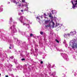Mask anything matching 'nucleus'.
<instances>
[{"label": "nucleus", "mask_w": 77, "mask_h": 77, "mask_svg": "<svg viewBox=\"0 0 77 77\" xmlns=\"http://www.w3.org/2000/svg\"><path fill=\"white\" fill-rule=\"evenodd\" d=\"M71 44H72V47L73 49H75L76 48H77V41H76L75 39H73L70 42V46H71L72 45Z\"/></svg>", "instance_id": "obj_1"}, {"label": "nucleus", "mask_w": 77, "mask_h": 77, "mask_svg": "<svg viewBox=\"0 0 77 77\" xmlns=\"http://www.w3.org/2000/svg\"><path fill=\"white\" fill-rule=\"evenodd\" d=\"M71 2L72 3L73 5V6L72 7L73 9H75L76 5H77V0H76V1L74 0L73 1H71Z\"/></svg>", "instance_id": "obj_2"}, {"label": "nucleus", "mask_w": 77, "mask_h": 77, "mask_svg": "<svg viewBox=\"0 0 77 77\" xmlns=\"http://www.w3.org/2000/svg\"><path fill=\"white\" fill-rule=\"evenodd\" d=\"M61 54L62 56H63V57L64 59L66 60H68V56L66 54Z\"/></svg>", "instance_id": "obj_3"}, {"label": "nucleus", "mask_w": 77, "mask_h": 77, "mask_svg": "<svg viewBox=\"0 0 77 77\" xmlns=\"http://www.w3.org/2000/svg\"><path fill=\"white\" fill-rule=\"evenodd\" d=\"M13 25L12 26H11V27H10V29H13V33H14V32H17V30H16V29H15V25Z\"/></svg>", "instance_id": "obj_4"}, {"label": "nucleus", "mask_w": 77, "mask_h": 77, "mask_svg": "<svg viewBox=\"0 0 77 77\" xmlns=\"http://www.w3.org/2000/svg\"><path fill=\"white\" fill-rule=\"evenodd\" d=\"M17 68L18 69H22L23 68V66L20 64H18L17 66Z\"/></svg>", "instance_id": "obj_5"}, {"label": "nucleus", "mask_w": 77, "mask_h": 77, "mask_svg": "<svg viewBox=\"0 0 77 77\" xmlns=\"http://www.w3.org/2000/svg\"><path fill=\"white\" fill-rule=\"evenodd\" d=\"M24 7L26 8L25 9V11H28V10L29 9V8H28L27 7V3H25V4Z\"/></svg>", "instance_id": "obj_6"}, {"label": "nucleus", "mask_w": 77, "mask_h": 77, "mask_svg": "<svg viewBox=\"0 0 77 77\" xmlns=\"http://www.w3.org/2000/svg\"><path fill=\"white\" fill-rule=\"evenodd\" d=\"M70 34H71V35H74L75 34H76V31L75 30H74V31L73 32L72 31L71 32H70Z\"/></svg>", "instance_id": "obj_7"}, {"label": "nucleus", "mask_w": 77, "mask_h": 77, "mask_svg": "<svg viewBox=\"0 0 77 77\" xmlns=\"http://www.w3.org/2000/svg\"><path fill=\"white\" fill-rule=\"evenodd\" d=\"M23 18L24 17H23V16H22L20 17V19H19L20 21L22 23H23Z\"/></svg>", "instance_id": "obj_8"}, {"label": "nucleus", "mask_w": 77, "mask_h": 77, "mask_svg": "<svg viewBox=\"0 0 77 77\" xmlns=\"http://www.w3.org/2000/svg\"><path fill=\"white\" fill-rule=\"evenodd\" d=\"M49 17H50L51 19L53 18V16H52V14L51 13L49 14Z\"/></svg>", "instance_id": "obj_9"}, {"label": "nucleus", "mask_w": 77, "mask_h": 77, "mask_svg": "<svg viewBox=\"0 0 77 77\" xmlns=\"http://www.w3.org/2000/svg\"><path fill=\"white\" fill-rule=\"evenodd\" d=\"M11 2H13V3H15V4H17L18 2H16V1H15V0H11Z\"/></svg>", "instance_id": "obj_10"}, {"label": "nucleus", "mask_w": 77, "mask_h": 77, "mask_svg": "<svg viewBox=\"0 0 77 77\" xmlns=\"http://www.w3.org/2000/svg\"><path fill=\"white\" fill-rule=\"evenodd\" d=\"M51 21H52V26L53 27H54V25H55V23H54V22L53 21V20H51Z\"/></svg>", "instance_id": "obj_11"}, {"label": "nucleus", "mask_w": 77, "mask_h": 77, "mask_svg": "<svg viewBox=\"0 0 77 77\" xmlns=\"http://www.w3.org/2000/svg\"><path fill=\"white\" fill-rule=\"evenodd\" d=\"M12 61L14 62L15 63H17V60L14 59V61Z\"/></svg>", "instance_id": "obj_12"}, {"label": "nucleus", "mask_w": 77, "mask_h": 77, "mask_svg": "<svg viewBox=\"0 0 77 77\" xmlns=\"http://www.w3.org/2000/svg\"><path fill=\"white\" fill-rule=\"evenodd\" d=\"M12 17H11L10 19V21H9L10 23H11V22H12Z\"/></svg>", "instance_id": "obj_13"}, {"label": "nucleus", "mask_w": 77, "mask_h": 77, "mask_svg": "<svg viewBox=\"0 0 77 77\" xmlns=\"http://www.w3.org/2000/svg\"><path fill=\"white\" fill-rule=\"evenodd\" d=\"M10 47H9L10 49H11V47H14V45H10Z\"/></svg>", "instance_id": "obj_14"}, {"label": "nucleus", "mask_w": 77, "mask_h": 77, "mask_svg": "<svg viewBox=\"0 0 77 77\" xmlns=\"http://www.w3.org/2000/svg\"><path fill=\"white\" fill-rule=\"evenodd\" d=\"M46 27H51V26H50V24H49L48 25L45 26Z\"/></svg>", "instance_id": "obj_15"}, {"label": "nucleus", "mask_w": 77, "mask_h": 77, "mask_svg": "<svg viewBox=\"0 0 77 77\" xmlns=\"http://www.w3.org/2000/svg\"><path fill=\"white\" fill-rule=\"evenodd\" d=\"M49 21H50L49 20H46L45 22V24H48V23H49Z\"/></svg>", "instance_id": "obj_16"}, {"label": "nucleus", "mask_w": 77, "mask_h": 77, "mask_svg": "<svg viewBox=\"0 0 77 77\" xmlns=\"http://www.w3.org/2000/svg\"><path fill=\"white\" fill-rule=\"evenodd\" d=\"M23 26H24V25H26V26H29V24H27L26 25V23H23Z\"/></svg>", "instance_id": "obj_17"}, {"label": "nucleus", "mask_w": 77, "mask_h": 77, "mask_svg": "<svg viewBox=\"0 0 77 77\" xmlns=\"http://www.w3.org/2000/svg\"><path fill=\"white\" fill-rule=\"evenodd\" d=\"M56 74V72H54V74H51L52 75H54Z\"/></svg>", "instance_id": "obj_18"}, {"label": "nucleus", "mask_w": 77, "mask_h": 77, "mask_svg": "<svg viewBox=\"0 0 77 77\" xmlns=\"http://www.w3.org/2000/svg\"><path fill=\"white\" fill-rule=\"evenodd\" d=\"M60 25V24H59V23H56L55 27H57V26H59Z\"/></svg>", "instance_id": "obj_19"}, {"label": "nucleus", "mask_w": 77, "mask_h": 77, "mask_svg": "<svg viewBox=\"0 0 77 77\" xmlns=\"http://www.w3.org/2000/svg\"><path fill=\"white\" fill-rule=\"evenodd\" d=\"M38 20H41L40 19V18H39V17L38 16L36 17V20H38Z\"/></svg>", "instance_id": "obj_20"}, {"label": "nucleus", "mask_w": 77, "mask_h": 77, "mask_svg": "<svg viewBox=\"0 0 77 77\" xmlns=\"http://www.w3.org/2000/svg\"><path fill=\"white\" fill-rule=\"evenodd\" d=\"M64 36L65 37V38H67V34H65V35H64Z\"/></svg>", "instance_id": "obj_21"}, {"label": "nucleus", "mask_w": 77, "mask_h": 77, "mask_svg": "<svg viewBox=\"0 0 77 77\" xmlns=\"http://www.w3.org/2000/svg\"><path fill=\"white\" fill-rule=\"evenodd\" d=\"M17 6L19 8H20V7L21 6V4H20V5H17Z\"/></svg>", "instance_id": "obj_22"}, {"label": "nucleus", "mask_w": 77, "mask_h": 77, "mask_svg": "<svg viewBox=\"0 0 77 77\" xmlns=\"http://www.w3.org/2000/svg\"><path fill=\"white\" fill-rule=\"evenodd\" d=\"M3 8H0V11L2 12V11H3Z\"/></svg>", "instance_id": "obj_23"}, {"label": "nucleus", "mask_w": 77, "mask_h": 77, "mask_svg": "<svg viewBox=\"0 0 77 77\" xmlns=\"http://www.w3.org/2000/svg\"><path fill=\"white\" fill-rule=\"evenodd\" d=\"M56 49H57V50H59V49H57V48H56ZM59 51H63L62 50H62H59Z\"/></svg>", "instance_id": "obj_24"}, {"label": "nucleus", "mask_w": 77, "mask_h": 77, "mask_svg": "<svg viewBox=\"0 0 77 77\" xmlns=\"http://www.w3.org/2000/svg\"><path fill=\"white\" fill-rule=\"evenodd\" d=\"M10 58L11 59V60H12V59H14V57H10Z\"/></svg>", "instance_id": "obj_25"}, {"label": "nucleus", "mask_w": 77, "mask_h": 77, "mask_svg": "<svg viewBox=\"0 0 77 77\" xmlns=\"http://www.w3.org/2000/svg\"><path fill=\"white\" fill-rule=\"evenodd\" d=\"M24 4H22V5L21 6L22 8H24Z\"/></svg>", "instance_id": "obj_26"}, {"label": "nucleus", "mask_w": 77, "mask_h": 77, "mask_svg": "<svg viewBox=\"0 0 77 77\" xmlns=\"http://www.w3.org/2000/svg\"><path fill=\"white\" fill-rule=\"evenodd\" d=\"M51 12L52 14H54V12H54V11L52 10V11H51Z\"/></svg>", "instance_id": "obj_27"}, {"label": "nucleus", "mask_w": 77, "mask_h": 77, "mask_svg": "<svg viewBox=\"0 0 77 77\" xmlns=\"http://www.w3.org/2000/svg\"><path fill=\"white\" fill-rule=\"evenodd\" d=\"M35 52L36 53H37V51H38V49L37 48H35Z\"/></svg>", "instance_id": "obj_28"}, {"label": "nucleus", "mask_w": 77, "mask_h": 77, "mask_svg": "<svg viewBox=\"0 0 77 77\" xmlns=\"http://www.w3.org/2000/svg\"><path fill=\"white\" fill-rule=\"evenodd\" d=\"M30 36L31 37H32V36H33V35L32 34H30Z\"/></svg>", "instance_id": "obj_29"}, {"label": "nucleus", "mask_w": 77, "mask_h": 77, "mask_svg": "<svg viewBox=\"0 0 77 77\" xmlns=\"http://www.w3.org/2000/svg\"><path fill=\"white\" fill-rule=\"evenodd\" d=\"M48 66L50 68H51V64H49L48 66Z\"/></svg>", "instance_id": "obj_30"}, {"label": "nucleus", "mask_w": 77, "mask_h": 77, "mask_svg": "<svg viewBox=\"0 0 77 77\" xmlns=\"http://www.w3.org/2000/svg\"><path fill=\"white\" fill-rule=\"evenodd\" d=\"M66 47H68V45L67 44H66L65 45Z\"/></svg>", "instance_id": "obj_31"}, {"label": "nucleus", "mask_w": 77, "mask_h": 77, "mask_svg": "<svg viewBox=\"0 0 77 77\" xmlns=\"http://www.w3.org/2000/svg\"><path fill=\"white\" fill-rule=\"evenodd\" d=\"M55 41L57 42L58 43H59V41L57 39H56Z\"/></svg>", "instance_id": "obj_32"}, {"label": "nucleus", "mask_w": 77, "mask_h": 77, "mask_svg": "<svg viewBox=\"0 0 77 77\" xmlns=\"http://www.w3.org/2000/svg\"><path fill=\"white\" fill-rule=\"evenodd\" d=\"M64 44H66V41L65 40H64V41L63 42Z\"/></svg>", "instance_id": "obj_33"}, {"label": "nucleus", "mask_w": 77, "mask_h": 77, "mask_svg": "<svg viewBox=\"0 0 77 77\" xmlns=\"http://www.w3.org/2000/svg\"><path fill=\"white\" fill-rule=\"evenodd\" d=\"M28 22H29V24H32V22H30L29 20H28Z\"/></svg>", "instance_id": "obj_34"}, {"label": "nucleus", "mask_w": 77, "mask_h": 77, "mask_svg": "<svg viewBox=\"0 0 77 77\" xmlns=\"http://www.w3.org/2000/svg\"><path fill=\"white\" fill-rule=\"evenodd\" d=\"M18 15H21V13H19Z\"/></svg>", "instance_id": "obj_35"}, {"label": "nucleus", "mask_w": 77, "mask_h": 77, "mask_svg": "<svg viewBox=\"0 0 77 77\" xmlns=\"http://www.w3.org/2000/svg\"><path fill=\"white\" fill-rule=\"evenodd\" d=\"M41 35H42L43 34V32H40Z\"/></svg>", "instance_id": "obj_36"}, {"label": "nucleus", "mask_w": 77, "mask_h": 77, "mask_svg": "<svg viewBox=\"0 0 77 77\" xmlns=\"http://www.w3.org/2000/svg\"><path fill=\"white\" fill-rule=\"evenodd\" d=\"M44 16H45V17H46L47 16V14H46L44 13Z\"/></svg>", "instance_id": "obj_37"}, {"label": "nucleus", "mask_w": 77, "mask_h": 77, "mask_svg": "<svg viewBox=\"0 0 77 77\" xmlns=\"http://www.w3.org/2000/svg\"><path fill=\"white\" fill-rule=\"evenodd\" d=\"M54 20H56L57 19V17H55L54 18Z\"/></svg>", "instance_id": "obj_38"}, {"label": "nucleus", "mask_w": 77, "mask_h": 77, "mask_svg": "<svg viewBox=\"0 0 77 77\" xmlns=\"http://www.w3.org/2000/svg\"><path fill=\"white\" fill-rule=\"evenodd\" d=\"M21 60H25V59H24V58H23V59H21Z\"/></svg>", "instance_id": "obj_39"}, {"label": "nucleus", "mask_w": 77, "mask_h": 77, "mask_svg": "<svg viewBox=\"0 0 77 77\" xmlns=\"http://www.w3.org/2000/svg\"><path fill=\"white\" fill-rule=\"evenodd\" d=\"M40 63L41 64H42V63H43V61H41Z\"/></svg>", "instance_id": "obj_40"}, {"label": "nucleus", "mask_w": 77, "mask_h": 77, "mask_svg": "<svg viewBox=\"0 0 77 77\" xmlns=\"http://www.w3.org/2000/svg\"><path fill=\"white\" fill-rule=\"evenodd\" d=\"M14 71H17V69H14Z\"/></svg>", "instance_id": "obj_41"}, {"label": "nucleus", "mask_w": 77, "mask_h": 77, "mask_svg": "<svg viewBox=\"0 0 77 77\" xmlns=\"http://www.w3.org/2000/svg\"><path fill=\"white\" fill-rule=\"evenodd\" d=\"M54 66L55 67V65L54 64L52 66V67L53 68L54 67Z\"/></svg>", "instance_id": "obj_42"}, {"label": "nucleus", "mask_w": 77, "mask_h": 77, "mask_svg": "<svg viewBox=\"0 0 77 77\" xmlns=\"http://www.w3.org/2000/svg\"><path fill=\"white\" fill-rule=\"evenodd\" d=\"M74 75L75 76V75H77V73H75V74H74Z\"/></svg>", "instance_id": "obj_43"}, {"label": "nucleus", "mask_w": 77, "mask_h": 77, "mask_svg": "<svg viewBox=\"0 0 77 77\" xmlns=\"http://www.w3.org/2000/svg\"><path fill=\"white\" fill-rule=\"evenodd\" d=\"M5 77H8V75H6V76H5Z\"/></svg>", "instance_id": "obj_44"}, {"label": "nucleus", "mask_w": 77, "mask_h": 77, "mask_svg": "<svg viewBox=\"0 0 77 77\" xmlns=\"http://www.w3.org/2000/svg\"><path fill=\"white\" fill-rule=\"evenodd\" d=\"M21 12H23V10H21Z\"/></svg>", "instance_id": "obj_45"}, {"label": "nucleus", "mask_w": 77, "mask_h": 77, "mask_svg": "<svg viewBox=\"0 0 77 77\" xmlns=\"http://www.w3.org/2000/svg\"><path fill=\"white\" fill-rule=\"evenodd\" d=\"M22 2H24V0H22Z\"/></svg>", "instance_id": "obj_46"}, {"label": "nucleus", "mask_w": 77, "mask_h": 77, "mask_svg": "<svg viewBox=\"0 0 77 77\" xmlns=\"http://www.w3.org/2000/svg\"><path fill=\"white\" fill-rule=\"evenodd\" d=\"M64 31H65H65L67 30V29H65V30L64 29Z\"/></svg>", "instance_id": "obj_47"}, {"label": "nucleus", "mask_w": 77, "mask_h": 77, "mask_svg": "<svg viewBox=\"0 0 77 77\" xmlns=\"http://www.w3.org/2000/svg\"><path fill=\"white\" fill-rule=\"evenodd\" d=\"M68 35L69 36V35H70V34H68Z\"/></svg>", "instance_id": "obj_48"}, {"label": "nucleus", "mask_w": 77, "mask_h": 77, "mask_svg": "<svg viewBox=\"0 0 77 77\" xmlns=\"http://www.w3.org/2000/svg\"><path fill=\"white\" fill-rule=\"evenodd\" d=\"M9 3H10V2H8V4H9Z\"/></svg>", "instance_id": "obj_49"}, {"label": "nucleus", "mask_w": 77, "mask_h": 77, "mask_svg": "<svg viewBox=\"0 0 77 77\" xmlns=\"http://www.w3.org/2000/svg\"><path fill=\"white\" fill-rule=\"evenodd\" d=\"M20 33H22H22H23V32H20Z\"/></svg>", "instance_id": "obj_50"}, {"label": "nucleus", "mask_w": 77, "mask_h": 77, "mask_svg": "<svg viewBox=\"0 0 77 77\" xmlns=\"http://www.w3.org/2000/svg\"><path fill=\"white\" fill-rule=\"evenodd\" d=\"M43 59H45V57H43Z\"/></svg>", "instance_id": "obj_51"}, {"label": "nucleus", "mask_w": 77, "mask_h": 77, "mask_svg": "<svg viewBox=\"0 0 77 77\" xmlns=\"http://www.w3.org/2000/svg\"><path fill=\"white\" fill-rule=\"evenodd\" d=\"M25 66H27V65H26V64L25 65Z\"/></svg>", "instance_id": "obj_52"}, {"label": "nucleus", "mask_w": 77, "mask_h": 77, "mask_svg": "<svg viewBox=\"0 0 77 77\" xmlns=\"http://www.w3.org/2000/svg\"><path fill=\"white\" fill-rule=\"evenodd\" d=\"M16 77H18V76H16Z\"/></svg>", "instance_id": "obj_53"}, {"label": "nucleus", "mask_w": 77, "mask_h": 77, "mask_svg": "<svg viewBox=\"0 0 77 77\" xmlns=\"http://www.w3.org/2000/svg\"><path fill=\"white\" fill-rule=\"evenodd\" d=\"M19 32H20V31L19 30Z\"/></svg>", "instance_id": "obj_54"}, {"label": "nucleus", "mask_w": 77, "mask_h": 77, "mask_svg": "<svg viewBox=\"0 0 77 77\" xmlns=\"http://www.w3.org/2000/svg\"><path fill=\"white\" fill-rule=\"evenodd\" d=\"M25 49H26V50H27V49H26V48H25Z\"/></svg>", "instance_id": "obj_55"}, {"label": "nucleus", "mask_w": 77, "mask_h": 77, "mask_svg": "<svg viewBox=\"0 0 77 77\" xmlns=\"http://www.w3.org/2000/svg\"><path fill=\"white\" fill-rule=\"evenodd\" d=\"M0 75H1V74L0 73Z\"/></svg>", "instance_id": "obj_56"}, {"label": "nucleus", "mask_w": 77, "mask_h": 77, "mask_svg": "<svg viewBox=\"0 0 77 77\" xmlns=\"http://www.w3.org/2000/svg\"><path fill=\"white\" fill-rule=\"evenodd\" d=\"M26 48H27V47H26Z\"/></svg>", "instance_id": "obj_57"}, {"label": "nucleus", "mask_w": 77, "mask_h": 77, "mask_svg": "<svg viewBox=\"0 0 77 77\" xmlns=\"http://www.w3.org/2000/svg\"><path fill=\"white\" fill-rule=\"evenodd\" d=\"M18 3L19 4V2H18Z\"/></svg>", "instance_id": "obj_58"}, {"label": "nucleus", "mask_w": 77, "mask_h": 77, "mask_svg": "<svg viewBox=\"0 0 77 77\" xmlns=\"http://www.w3.org/2000/svg\"><path fill=\"white\" fill-rule=\"evenodd\" d=\"M19 52H20V51H19Z\"/></svg>", "instance_id": "obj_59"}, {"label": "nucleus", "mask_w": 77, "mask_h": 77, "mask_svg": "<svg viewBox=\"0 0 77 77\" xmlns=\"http://www.w3.org/2000/svg\"><path fill=\"white\" fill-rule=\"evenodd\" d=\"M20 55H21V54H20Z\"/></svg>", "instance_id": "obj_60"}, {"label": "nucleus", "mask_w": 77, "mask_h": 77, "mask_svg": "<svg viewBox=\"0 0 77 77\" xmlns=\"http://www.w3.org/2000/svg\"><path fill=\"white\" fill-rule=\"evenodd\" d=\"M69 48V47H68V48Z\"/></svg>", "instance_id": "obj_61"}, {"label": "nucleus", "mask_w": 77, "mask_h": 77, "mask_svg": "<svg viewBox=\"0 0 77 77\" xmlns=\"http://www.w3.org/2000/svg\"><path fill=\"white\" fill-rule=\"evenodd\" d=\"M41 18H42V17H41Z\"/></svg>", "instance_id": "obj_62"}, {"label": "nucleus", "mask_w": 77, "mask_h": 77, "mask_svg": "<svg viewBox=\"0 0 77 77\" xmlns=\"http://www.w3.org/2000/svg\"><path fill=\"white\" fill-rule=\"evenodd\" d=\"M14 38L15 39V38L14 37Z\"/></svg>", "instance_id": "obj_63"}, {"label": "nucleus", "mask_w": 77, "mask_h": 77, "mask_svg": "<svg viewBox=\"0 0 77 77\" xmlns=\"http://www.w3.org/2000/svg\"><path fill=\"white\" fill-rule=\"evenodd\" d=\"M22 52H23V51H22Z\"/></svg>", "instance_id": "obj_64"}]
</instances>
